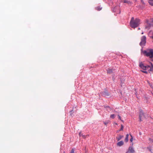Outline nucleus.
<instances>
[{
  "instance_id": "obj_1",
  "label": "nucleus",
  "mask_w": 153,
  "mask_h": 153,
  "mask_svg": "<svg viewBox=\"0 0 153 153\" xmlns=\"http://www.w3.org/2000/svg\"><path fill=\"white\" fill-rule=\"evenodd\" d=\"M140 23V21L139 19L136 18L134 19L133 17L131 18L130 23L131 27L133 28L138 26Z\"/></svg>"
},
{
  "instance_id": "obj_2",
  "label": "nucleus",
  "mask_w": 153,
  "mask_h": 153,
  "mask_svg": "<svg viewBox=\"0 0 153 153\" xmlns=\"http://www.w3.org/2000/svg\"><path fill=\"white\" fill-rule=\"evenodd\" d=\"M151 49L147 51H144L143 53L146 56H149L150 58H152L153 57V53Z\"/></svg>"
},
{
  "instance_id": "obj_3",
  "label": "nucleus",
  "mask_w": 153,
  "mask_h": 153,
  "mask_svg": "<svg viewBox=\"0 0 153 153\" xmlns=\"http://www.w3.org/2000/svg\"><path fill=\"white\" fill-rule=\"evenodd\" d=\"M140 67L144 70H147L149 65H146L142 62H140L139 64Z\"/></svg>"
},
{
  "instance_id": "obj_4",
  "label": "nucleus",
  "mask_w": 153,
  "mask_h": 153,
  "mask_svg": "<svg viewBox=\"0 0 153 153\" xmlns=\"http://www.w3.org/2000/svg\"><path fill=\"white\" fill-rule=\"evenodd\" d=\"M144 118V114L142 111H140L139 115L140 121H142V119H143Z\"/></svg>"
},
{
  "instance_id": "obj_5",
  "label": "nucleus",
  "mask_w": 153,
  "mask_h": 153,
  "mask_svg": "<svg viewBox=\"0 0 153 153\" xmlns=\"http://www.w3.org/2000/svg\"><path fill=\"white\" fill-rule=\"evenodd\" d=\"M152 26V23H149L148 22H147V25L146 26L145 28L147 30H148L150 28V27Z\"/></svg>"
},
{
  "instance_id": "obj_6",
  "label": "nucleus",
  "mask_w": 153,
  "mask_h": 153,
  "mask_svg": "<svg viewBox=\"0 0 153 153\" xmlns=\"http://www.w3.org/2000/svg\"><path fill=\"white\" fill-rule=\"evenodd\" d=\"M146 43V39H142L140 43V45L141 46H144Z\"/></svg>"
},
{
  "instance_id": "obj_7",
  "label": "nucleus",
  "mask_w": 153,
  "mask_h": 153,
  "mask_svg": "<svg viewBox=\"0 0 153 153\" xmlns=\"http://www.w3.org/2000/svg\"><path fill=\"white\" fill-rule=\"evenodd\" d=\"M128 152H129L130 153H134L135 151L132 147H129L128 148Z\"/></svg>"
},
{
  "instance_id": "obj_8",
  "label": "nucleus",
  "mask_w": 153,
  "mask_h": 153,
  "mask_svg": "<svg viewBox=\"0 0 153 153\" xmlns=\"http://www.w3.org/2000/svg\"><path fill=\"white\" fill-rule=\"evenodd\" d=\"M147 70L149 73H150V71H152L153 72V66L152 65V67L149 66Z\"/></svg>"
},
{
  "instance_id": "obj_9",
  "label": "nucleus",
  "mask_w": 153,
  "mask_h": 153,
  "mask_svg": "<svg viewBox=\"0 0 153 153\" xmlns=\"http://www.w3.org/2000/svg\"><path fill=\"white\" fill-rule=\"evenodd\" d=\"M149 36L152 38H153V31H150L148 34Z\"/></svg>"
},
{
  "instance_id": "obj_10",
  "label": "nucleus",
  "mask_w": 153,
  "mask_h": 153,
  "mask_svg": "<svg viewBox=\"0 0 153 153\" xmlns=\"http://www.w3.org/2000/svg\"><path fill=\"white\" fill-rule=\"evenodd\" d=\"M113 69H111L110 68H108L107 70V71L108 74H111L113 73Z\"/></svg>"
},
{
  "instance_id": "obj_11",
  "label": "nucleus",
  "mask_w": 153,
  "mask_h": 153,
  "mask_svg": "<svg viewBox=\"0 0 153 153\" xmlns=\"http://www.w3.org/2000/svg\"><path fill=\"white\" fill-rule=\"evenodd\" d=\"M124 143L123 141H120L117 143V145L119 146H121L123 145Z\"/></svg>"
},
{
  "instance_id": "obj_12",
  "label": "nucleus",
  "mask_w": 153,
  "mask_h": 153,
  "mask_svg": "<svg viewBox=\"0 0 153 153\" xmlns=\"http://www.w3.org/2000/svg\"><path fill=\"white\" fill-rule=\"evenodd\" d=\"M128 136H129L128 134H127L126 135V137L125 139V141L126 142H128Z\"/></svg>"
},
{
  "instance_id": "obj_13",
  "label": "nucleus",
  "mask_w": 153,
  "mask_h": 153,
  "mask_svg": "<svg viewBox=\"0 0 153 153\" xmlns=\"http://www.w3.org/2000/svg\"><path fill=\"white\" fill-rule=\"evenodd\" d=\"M123 2L124 3H126L129 4L131 3V2L130 1H127L126 0H123Z\"/></svg>"
},
{
  "instance_id": "obj_14",
  "label": "nucleus",
  "mask_w": 153,
  "mask_h": 153,
  "mask_svg": "<svg viewBox=\"0 0 153 153\" xmlns=\"http://www.w3.org/2000/svg\"><path fill=\"white\" fill-rule=\"evenodd\" d=\"M123 137V136L120 135L118 137H116V139L118 141H119Z\"/></svg>"
},
{
  "instance_id": "obj_15",
  "label": "nucleus",
  "mask_w": 153,
  "mask_h": 153,
  "mask_svg": "<svg viewBox=\"0 0 153 153\" xmlns=\"http://www.w3.org/2000/svg\"><path fill=\"white\" fill-rule=\"evenodd\" d=\"M148 2L150 5L153 6V0H148Z\"/></svg>"
},
{
  "instance_id": "obj_16",
  "label": "nucleus",
  "mask_w": 153,
  "mask_h": 153,
  "mask_svg": "<svg viewBox=\"0 0 153 153\" xmlns=\"http://www.w3.org/2000/svg\"><path fill=\"white\" fill-rule=\"evenodd\" d=\"M102 8L100 6H97L95 7V9L98 11H100L101 10Z\"/></svg>"
},
{
  "instance_id": "obj_17",
  "label": "nucleus",
  "mask_w": 153,
  "mask_h": 153,
  "mask_svg": "<svg viewBox=\"0 0 153 153\" xmlns=\"http://www.w3.org/2000/svg\"><path fill=\"white\" fill-rule=\"evenodd\" d=\"M110 117L111 118L114 119L115 117V115L114 114H112L111 115Z\"/></svg>"
},
{
  "instance_id": "obj_18",
  "label": "nucleus",
  "mask_w": 153,
  "mask_h": 153,
  "mask_svg": "<svg viewBox=\"0 0 153 153\" xmlns=\"http://www.w3.org/2000/svg\"><path fill=\"white\" fill-rule=\"evenodd\" d=\"M103 94L105 95H107V96H108L109 94L108 93H107L106 92H104L103 93Z\"/></svg>"
},
{
  "instance_id": "obj_19",
  "label": "nucleus",
  "mask_w": 153,
  "mask_h": 153,
  "mask_svg": "<svg viewBox=\"0 0 153 153\" xmlns=\"http://www.w3.org/2000/svg\"><path fill=\"white\" fill-rule=\"evenodd\" d=\"M141 71L143 72V73H144L145 74H147L149 72L148 71Z\"/></svg>"
},
{
  "instance_id": "obj_20",
  "label": "nucleus",
  "mask_w": 153,
  "mask_h": 153,
  "mask_svg": "<svg viewBox=\"0 0 153 153\" xmlns=\"http://www.w3.org/2000/svg\"><path fill=\"white\" fill-rule=\"evenodd\" d=\"M123 126L122 125H121V128L119 131H120L123 130Z\"/></svg>"
},
{
  "instance_id": "obj_21",
  "label": "nucleus",
  "mask_w": 153,
  "mask_h": 153,
  "mask_svg": "<svg viewBox=\"0 0 153 153\" xmlns=\"http://www.w3.org/2000/svg\"><path fill=\"white\" fill-rule=\"evenodd\" d=\"M74 149H72L71 152L70 153H74Z\"/></svg>"
},
{
  "instance_id": "obj_22",
  "label": "nucleus",
  "mask_w": 153,
  "mask_h": 153,
  "mask_svg": "<svg viewBox=\"0 0 153 153\" xmlns=\"http://www.w3.org/2000/svg\"><path fill=\"white\" fill-rule=\"evenodd\" d=\"M87 136H88V135H86V136H85V135H82V137H83L84 138H86V137Z\"/></svg>"
},
{
  "instance_id": "obj_23",
  "label": "nucleus",
  "mask_w": 153,
  "mask_h": 153,
  "mask_svg": "<svg viewBox=\"0 0 153 153\" xmlns=\"http://www.w3.org/2000/svg\"><path fill=\"white\" fill-rule=\"evenodd\" d=\"M150 22H151L152 25L153 26V19H151Z\"/></svg>"
},
{
  "instance_id": "obj_24",
  "label": "nucleus",
  "mask_w": 153,
  "mask_h": 153,
  "mask_svg": "<svg viewBox=\"0 0 153 153\" xmlns=\"http://www.w3.org/2000/svg\"><path fill=\"white\" fill-rule=\"evenodd\" d=\"M118 118L120 120H121V121H123L121 119V117L119 115H118Z\"/></svg>"
},
{
  "instance_id": "obj_25",
  "label": "nucleus",
  "mask_w": 153,
  "mask_h": 153,
  "mask_svg": "<svg viewBox=\"0 0 153 153\" xmlns=\"http://www.w3.org/2000/svg\"><path fill=\"white\" fill-rule=\"evenodd\" d=\"M130 135L131 136V138L130 139V141L131 142H132V140H133V137H132V135H131V134H130Z\"/></svg>"
},
{
  "instance_id": "obj_26",
  "label": "nucleus",
  "mask_w": 153,
  "mask_h": 153,
  "mask_svg": "<svg viewBox=\"0 0 153 153\" xmlns=\"http://www.w3.org/2000/svg\"><path fill=\"white\" fill-rule=\"evenodd\" d=\"M79 135L80 136H82V134L81 133H79Z\"/></svg>"
},
{
  "instance_id": "obj_27",
  "label": "nucleus",
  "mask_w": 153,
  "mask_h": 153,
  "mask_svg": "<svg viewBox=\"0 0 153 153\" xmlns=\"http://www.w3.org/2000/svg\"><path fill=\"white\" fill-rule=\"evenodd\" d=\"M104 123L105 125H107V124L108 123V122L105 123V122H104Z\"/></svg>"
},
{
  "instance_id": "obj_28",
  "label": "nucleus",
  "mask_w": 153,
  "mask_h": 153,
  "mask_svg": "<svg viewBox=\"0 0 153 153\" xmlns=\"http://www.w3.org/2000/svg\"><path fill=\"white\" fill-rule=\"evenodd\" d=\"M146 37L145 36H144L142 38H144V39H145V38H146Z\"/></svg>"
},
{
  "instance_id": "obj_29",
  "label": "nucleus",
  "mask_w": 153,
  "mask_h": 153,
  "mask_svg": "<svg viewBox=\"0 0 153 153\" xmlns=\"http://www.w3.org/2000/svg\"><path fill=\"white\" fill-rule=\"evenodd\" d=\"M149 140L150 141H152V139L151 138H149Z\"/></svg>"
},
{
  "instance_id": "obj_30",
  "label": "nucleus",
  "mask_w": 153,
  "mask_h": 153,
  "mask_svg": "<svg viewBox=\"0 0 153 153\" xmlns=\"http://www.w3.org/2000/svg\"><path fill=\"white\" fill-rule=\"evenodd\" d=\"M149 150L150 151H151V149H149Z\"/></svg>"
},
{
  "instance_id": "obj_31",
  "label": "nucleus",
  "mask_w": 153,
  "mask_h": 153,
  "mask_svg": "<svg viewBox=\"0 0 153 153\" xmlns=\"http://www.w3.org/2000/svg\"><path fill=\"white\" fill-rule=\"evenodd\" d=\"M151 50H152V52H153V49H151Z\"/></svg>"
},
{
  "instance_id": "obj_32",
  "label": "nucleus",
  "mask_w": 153,
  "mask_h": 153,
  "mask_svg": "<svg viewBox=\"0 0 153 153\" xmlns=\"http://www.w3.org/2000/svg\"><path fill=\"white\" fill-rule=\"evenodd\" d=\"M143 34V32H142V34Z\"/></svg>"
},
{
  "instance_id": "obj_33",
  "label": "nucleus",
  "mask_w": 153,
  "mask_h": 153,
  "mask_svg": "<svg viewBox=\"0 0 153 153\" xmlns=\"http://www.w3.org/2000/svg\"><path fill=\"white\" fill-rule=\"evenodd\" d=\"M126 153H128V152H127Z\"/></svg>"
},
{
  "instance_id": "obj_34",
  "label": "nucleus",
  "mask_w": 153,
  "mask_h": 153,
  "mask_svg": "<svg viewBox=\"0 0 153 153\" xmlns=\"http://www.w3.org/2000/svg\"><path fill=\"white\" fill-rule=\"evenodd\" d=\"M140 28H138V29H139V30H140Z\"/></svg>"
},
{
  "instance_id": "obj_35",
  "label": "nucleus",
  "mask_w": 153,
  "mask_h": 153,
  "mask_svg": "<svg viewBox=\"0 0 153 153\" xmlns=\"http://www.w3.org/2000/svg\"><path fill=\"white\" fill-rule=\"evenodd\" d=\"M152 95H153V93H152Z\"/></svg>"
}]
</instances>
